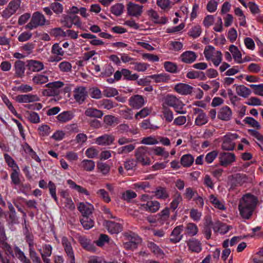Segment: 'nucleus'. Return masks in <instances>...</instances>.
<instances>
[{"label":"nucleus","mask_w":263,"mask_h":263,"mask_svg":"<svg viewBox=\"0 0 263 263\" xmlns=\"http://www.w3.org/2000/svg\"><path fill=\"white\" fill-rule=\"evenodd\" d=\"M140 208L146 211L155 213L160 209V203L157 201L149 200L140 204Z\"/></svg>","instance_id":"dca6fc26"},{"label":"nucleus","mask_w":263,"mask_h":263,"mask_svg":"<svg viewBox=\"0 0 263 263\" xmlns=\"http://www.w3.org/2000/svg\"><path fill=\"white\" fill-rule=\"evenodd\" d=\"M158 143L159 140L158 139V137L155 136L144 137L141 141V143L146 145H154L158 144Z\"/></svg>","instance_id":"603ef678"},{"label":"nucleus","mask_w":263,"mask_h":263,"mask_svg":"<svg viewBox=\"0 0 263 263\" xmlns=\"http://www.w3.org/2000/svg\"><path fill=\"white\" fill-rule=\"evenodd\" d=\"M67 184L69 185V187L73 190L77 191L79 194H84L87 196H89V192L87 190L82 186L77 184L73 181L71 179H69L67 181Z\"/></svg>","instance_id":"c756f323"},{"label":"nucleus","mask_w":263,"mask_h":263,"mask_svg":"<svg viewBox=\"0 0 263 263\" xmlns=\"http://www.w3.org/2000/svg\"><path fill=\"white\" fill-rule=\"evenodd\" d=\"M189 250L195 253H199L202 250L201 243L195 238H191L186 241Z\"/></svg>","instance_id":"5701e85b"},{"label":"nucleus","mask_w":263,"mask_h":263,"mask_svg":"<svg viewBox=\"0 0 263 263\" xmlns=\"http://www.w3.org/2000/svg\"><path fill=\"white\" fill-rule=\"evenodd\" d=\"M153 151L155 155L157 156H161L164 158H167L169 154L167 152L164 151V148L161 147L157 146L153 148Z\"/></svg>","instance_id":"680f3d73"},{"label":"nucleus","mask_w":263,"mask_h":263,"mask_svg":"<svg viewBox=\"0 0 263 263\" xmlns=\"http://www.w3.org/2000/svg\"><path fill=\"white\" fill-rule=\"evenodd\" d=\"M85 115L89 117L101 118L103 115V112L98 109L89 107L85 111Z\"/></svg>","instance_id":"473e14b6"},{"label":"nucleus","mask_w":263,"mask_h":263,"mask_svg":"<svg viewBox=\"0 0 263 263\" xmlns=\"http://www.w3.org/2000/svg\"><path fill=\"white\" fill-rule=\"evenodd\" d=\"M219 159L221 165L227 166L236 161V156L234 153L223 152L220 154Z\"/></svg>","instance_id":"1a4fd4ad"},{"label":"nucleus","mask_w":263,"mask_h":263,"mask_svg":"<svg viewBox=\"0 0 263 263\" xmlns=\"http://www.w3.org/2000/svg\"><path fill=\"white\" fill-rule=\"evenodd\" d=\"M124 8L123 4L117 3L111 7V12L114 15L119 16L122 13Z\"/></svg>","instance_id":"3c124183"},{"label":"nucleus","mask_w":263,"mask_h":263,"mask_svg":"<svg viewBox=\"0 0 263 263\" xmlns=\"http://www.w3.org/2000/svg\"><path fill=\"white\" fill-rule=\"evenodd\" d=\"M62 243L67 255L68 260L70 263H74L75 258L74 253L70 242L66 237H64L62 238Z\"/></svg>","instance_id":"f8f14e48"},{"label":"nucleus","mask_w":263,"mask_h":263,"mask_svg":"<svg viewBox=\"0 0 263 263\" xmlns=\"http://www.w3.org/2000/svg\"><path fill=\"white\" fill-rule=\"evenodd\" d=\"M236 93L243 98H247L251 94V90L246 86L240 85L236 87Z\"/></svg>","instance_id":"72a5a7b5"},{"label":"nucleus","mask_w":263,"mask_h":263,"mask_svg":"<svg viewBox=\"0 0 263 263\" xmlns=\"http://www.w3.org/2000/svg\"><path fill=\"white\" fill-rule=\"evenodd\" d=\"M243 122L245 124H248L250 126L256 128L257 129H259L261 128L259 123L252 117H246L243 120Z\"/></svg>","instance_id":"de8ad7c7"},{"label":"nucleus","mask_w":263,"mask_h":263,"mask_svg":"<svg viewBox=\"0 0 263 263\" xmlns=\"http://www.w3.org/2000/svg\"><path fill=\"white\" fill-rule=\"evenodd\" d=\"M182 230V226H177L175 228L171 235L170 241L173 243L179 242L182 238V235L180 233Z\"/></svg>","instance_id":"cd10ccee"},{"label":"nucleus","mask_w":263,"mask_h":263,"mask_svg":"<svg viewBox=\"0 0 263 263\" xmlns=\"http://www.w3.org/2000/svg\"><path fill=\"white\" fill-rule=\"evenodd\" d=\"M67 13L70 14H80L82 16H85L86 15V9L85 8L81 7L79 9L78 7L72 6L67 10Z\"/></svg>","instance_id":"c03bdc74"},{"label":"nucleus","mask_w":263,"mask_h":263,"mask_svg":"<svg viewBox=\"0 0 263 263\" xmlns=\"http://www.w3.org/2000/svg\"><path fill=\"white\" fill-rule=\"evenodd\" d=\"M97 194L102 199L104 202L109 203L111 201L108 193L104 189L99 190L97 192Z\"/></svg>","instance_id":"69168bd1"},{"label":"nucleus","mask_w":263,"mask_h":263,"mask_svg":"<svg viewBox=\"0 0 263 263\" xmlns=\"http://www.w3.org/2000/svg\"><path fill=\"white\" fill-rule=\"evenodd\" d=\"M82 168L87 172L92 171L95 167V163L93 160L84 159L81 163Z\"/></svg>","instance_id":"58836bf2"},{"label":"nucleus","mask_w":263,"mask_h":263,"mask_svg":"<svg viewBox=\"0 0 263 263\" xmlns=\"http://www.w3.org/2000/svg\"><path fill=\"white\" fill-rule=\"evenodd\" d=\"M64 19L61 21L63 25L68 27L71 28L73 25L77 27H81V24L79 17H63Z\"/></svg>","instance_id":"c85d7f7f"},{"label":"nucleus","mask_w":263,"mask_h":263,"mask_svg":"<svg viewBox=\"0 0 263 263\" xmlns=\"http://www.w3.org/2000/svg\"><path fill=\"white\" fill-rule=\"evenodd\" d=\"M203 53L206 60L211 61L215 66H219L222 60L221 52L211 45L205 47Z\"/></svg>","instance_id":"7ed1b4c3"},{"label":"nucleus","mask_w":263,"mask_h":263,"mask_svg":"<svg viewBox=\"0 0 263 263\" xmlns=\"http://www.w3.org/2000/svg\"><path fill=\"white\" fill-rule=\"evenodd\" d=\"M49 24V21L46 20L45 17H32L26 27L30 29H32L38 26L48 25Z\"/></svg>","instance_id":"4be33fe9"},{"label":"nucleus","mask_w":263,"mask_h":263,"mask_svg":"<svg viewBox=\"0 0 263 263\" xmlns=\"http://www.w3.org/2000/svg\"><path fill=\"white\" fill-rule=\"evenodd\" d=\"M148 78L153 80L156 83L166 82L170 80L168 76L164 73L151 75Z\"/></svg>","instance_id":"4c0bfd02"},{"label":"nucleus","mask_w":263,"mask_h":263,"mask_svg":"<svg viewBox=\"0 0 263 263\" xmlns=\"http://www.w3.org/2000/svg\"><path fill=\"white\" fill-rule=\"evenodd\" d=\"M6 240H0L2 245V248L5 252V253L9 255H11L14 257V249L13 250L11 247L5 241Z\"/></svg>","instance_id":"5fc2aeb1"},{"label":"nucleus","mask_w":263,"mask_h":263,"mask_svg":"<svg viewBox=\"0 0 263 263\" xmlns=\"http://www.w3.org/2000/svg\"><path fill=\"white\" fill-rule=\"evenodd\" d=\"M182 198L180 194L177 193L175 194L173 201L171 203V208L173 210H176L178 204L182 201Z\"/></svg>","instance_id":"6e6d98bb"},{"label":"nucleus","mask_w":263,"mask_h":263,"mask_svg":"<svg viewBox=\"0 0 263 263\" xmlns=\"http://www.w3.org/2000/svg\"><path fill=\"white\" fill-rule=\"evenodd\" d=\"M122 73L124 79L128 80H136L139 77V76L136 73L132 74L131 71L127 69H122Z\"/></svg>","instance_id":"864d4df0"},{"label":"nucleus","mask_w":263,"mask_h":263,"mask_svg":"<svg viewBox=\"0 0 263 263\" xmlns=\"http://www.w3.org/2000/svg\"><path fill=\"white\" fill-rule=\"evenodd\" d=\"M27 67L28 70L32 72H39L44 68L43 62L34 60L27 61Z\"/></svg>","instance_id":"aec40b11"},{"label":"nucleus","mask_w":263,"mask_h":263,"mask_svg":"<svg viewBox=\"0 0 263 263\" xmlns=\"http://www.w3.org/2000/svg\"><path fill=\"white\" fill-rule=\"evenodd\" d=\"M97 167L98 172L105 176L108 175L110 170V167L108 164L102 162L97 163Z\"/></svg>","instance_id":"a19ab883"},{"label":"nucleus","mask_w":263,"mask_h":263,"mask_svg":"<svg viewBox=\"0 0 263 263\" xmlns=\"http://www.w3.org/2000/svg\"><path fill=\"white\" fill-rule=\"evenodd\" d=\"M210 203L214 206V208L224 211L226 209L224 201L220 200L214 194H211L209 197Z\"/></svg>","instance_id":"393cba45"},{"label":"nucleus","mask_w":263,"mask_h":263,"mask_svg":"<svg viewBox=\"0 0 263 263\" xmlns=\"http://www.w3.org/2000/svg\"><path fill=\"white\" fill-rule=\"evenodd\" d=\"M232 116V111L228 106L221 107L218 112V118L224 121L230 120Z\"/></svg>","instance_id":"a211bd4d"},{"label":"nucleus","mask_w":263,"mask_h":263,"mask_svg":"<svg viewBox=\"0 0 263 263\" xmlns=\"http://www.w3.org/2000/svg\"><path fill=\"white\" fill-rule=\"evenodd\" d=\"M47 73V72H44L34 74L31 80L32 83L39 86L46 84L49 81Z\"/></svg>","instance_id":"4468645a"},{"label":"nucleus","mask_w":263,"mask_h":263,"mask_svg":"<svg viewBox=\"0 0 263 263\" xmlns=\"http://www.w3.org/2000/svg\"><path fill=\"white\" fill-rule=\"evenodd\" d=\"M147 246L149 249L157 256L163 257V252L157 245L153 242H149Z\"/></svg>","instance_id":"37998d69"},{"label":"nucleus","mask_w":263,"mask_h":263,"mask_svg":"<svg viewBox=\"0 0 263 263\" xmlns=\"http://www.w3.org/2000/svg\"><path fill=\"white\" fill-rule=\"evenodd\" d=\"M196 58L197 55L194 52L192 51H186L180 55L181 61L187 64L194 62Z\"/></svg>","instance_id":"bb28decb"},{"label":"nucleus","mask_w":263,"mask_h":263,"mask_svg":"<svg viewBox=\"0 0 263 263\" xmlns=\"http://www.w3.org/2000/svg\"><path fill=\"white\" fill-rule=\"evenodd\" d=\"M129 105L133 108L139 109L143 106L146 101L144 98L139 95H136L131 97L129 99Z\"/></svg>","instance_id":"2eb2a0df"},{"label":"nucleus","mask_w":263,"mask_h":263,"mask_svg":"<svg viewBox=\"0 0 263 263\" xmlns=\"http://www.w3.org/2000/svg\"><path fill=\"white\" fill-rule=\"evenodd\" d=\"M218 154V152L217 151H213L208 153L205 157V161L208 164L212 163L215 158L217 157Z\"/></svg>","instance_id":"338daca9"},{"label":"nucleus","mask_w":263,"mask_h":263,"mask_svg":"<svg viewBox=\"0 0 263 263\" xmlns=\"http://www.w3.org/2000/svg\"><path fill=\"white\" fill-rule=\"evenodd\" d=\"M38 132L40 135L47 136L50 134L51 130L50 127L48 125L43 124L39 127Z\"/></svg>","instance_id":"bf43d9fd"},{"label":"nucleus","mask_w":263,"mask_h":263,"mask_svg":"<svg viewBox=\"0 0 263 263\" xmlns=\"http://www.w3.org/2000/svg\"><path fill=\"white\" fill-rule=\"evenodd\" d=\"M250 87L253 89L254 94L263 97V84H252L250 85Z\"/></svg>","instance_id":"774afa93"},{"label":"nucleus","mask_w":263,"mask_h":263,"mask_svg":"<svg viewBox=\"0 0 263 263\" xmlns=\"http://www.w3.org/2000/svg\"><path fill=\"white\" fill-rule=\"evenodd\" d=\"M73 117L74 115L71 111H65L59 114L57 119L60 122L65 123L72 120Z\"/></svg>","instance_id":"2f4dec72"},{"label":"nucleus","mask_w":263,"mask_h":263,"mask_svg":"<svg viewBox=\"0 0 263 263\" xmlns=\"http://www.w3.org/2000/svg\"><path fill=\"white\" fill-rule=\"evenodd\" d=\"M164 67L166 71L171 73L177 72V66L175 63L171 62H165L164 63Z\"/></svg>","instance_id":"4d7b16f0"},{"label":"nucleus","mask_w":263,"mask_h":263,"mask_svg":"<svg viewBox=\"0 0 263 263\" xmlns=\"http://www.w3.org/2000/svg\"><path fill=\"white\" fill-rule=\"evenodd\" d=\"M99 151L93 146L87 148L85 151L86 156L89 158H96L99 155Z\"/></svg>","instance_id":"052dcab7"},{"label":"nucleus","mask_w":263,"mask_h":263,"mask_svg":"<svg viewBox=\"0 0 263 263\" xmlns=\"http://www.w3.org/2000/svg\"><path fill=\"white\" fill-rule=\"evenodd\" d=\"M26 116L28 121L32 123H38L40 122V118L37 113L34 111H28Z\"/></svg>","instance_id":"79ce46f5"},{"label":"nucleus","mask_w":263,"mask_h":263,"mask_svg":"<svg viewBox=\"0 0 263 263\" xmlns=\"http://www.w3.org/2000/svg\"><path fill=\"white\" fill-rule=\"evenodd\" d=\"M174 89L178 93L182 96H186L192 93L194 88L189 84L180 83L176 84Z\"/></svg>","instance_id":"9b49d317"},{"label":"nucleus","mask_w":263,"mask_h":263,"mask_svg":"<svg viewBox=\"0 0 263 263\" xmlns=\"http://www.w3.org/2000/svg\"><path fill=\"white\" fill-rule=\"evenodd\" d=\"M14 67L15 69V73L18 77H22L25 71L24 63L21 61H17L15 63Z\"/></svg>","instance_id":"a18cd8bd"},{"label":"nucleus","mask_w":263,"mask_h":263,"mask_svg":"<svg viewBox=\"0 0 263 263\" xmlns=\"http://www.w3.org/2000/svg\"><path fill=\"white\" fill-rule=\"evenodd\" d=\"M114 140L115 138L113 136L105 134L96 138L95 142L99 145H109Z\"/></svg>","instance_id":"b1692460"},{"label":"nucleus","mask_w":263,"mask_h":263,"mask_svg":"<svg viewBox=\"0 0 263 263\" xmlns=\"http://www.w3.org/2000/svg\"><path fill=\"white\" fill-rule=\"evenodd\" d=\"M164 106L172 107L175 111L179 114H185L186 110L184 108L185 104L179 98L172 95H167L163 99V104Z\"/></svg>","instance_id":"f03ea898"},{"label":"nucleus","mask_w":263,"mask_h":263,"mask_svg":"<svg viewBox=\"0 0 263 263\" xmlns=\"http://www.w3.org/2000/svg\"><path fill=\"white\" fill-rule=\"evenodd\" d=\"M40 98L36 95H20L16 97V101L19 103H30L39 101Z\"/></svg>","instance_id":"412c9836"},{"label":"nucleus","mask_w":263,"mask_h":263,"mask_svg":"<svg viewBox=\"0 0 263 263\" xmlns=\"http://www.w3.org/2000/svg\"><path fill=\"white\" fill-rule=\"evenodd\" d=\"M194 157L190 154L183 155L180 159L181 164L185 167L191 166L194 162Z\"/></svg>","instance_id":"c9c22d12"},{"label":"nucleus","mask_w":263,"mask_h":263,"mask_svg":"<svg viewBox=\"0 0 263 263\" xmlns=\"http://www.w3.org/2000/svg\"><path fill=\"white\" fill-rule=\"evenodd\" d=\"M103 93L104 96L108 98L114 97L118 94V90L116 88L109 87H105Z\"/></svg>","instance_id":"13d9d810"},{"label":"nucleus","mask_w":263,"mask_h":263,"mask_svg":"<svg viewBox=\"0 0 263 263\" xmlns=\"http://www.w3.org/2000/svg\"><path fill=\"white\" fill-rule=\"evenodd\" d=\"M78 209L82 214L83 217L88 216L92 213L93 206L87 202H81L78 205Z\"/></svg>","instance_id":"6ab92c4d"},{"label":"nucleus","mask_w":263,"mask_h":263,"mask_svg":"<svg viewBox=\"0 0 263 263\" xmlns=\"http://www.w3.org/2000/svg\"><path fill=\"white\" fill-rule=\"evenodd\" d=\"M81 222L84 229L88 230L94 225V221L88 216H83L81 219Z\"/></svg>","instance_id":"49530a36"},{"label":"nucleus","mask_w":263,"mask_h":263,"mask_svg":"<svg viewBox=\"0 0 263 263\" xmlns=\"http://www.w3.org/2000/svg\"><path fill=\"white\" fill-rule=\"evenodd\" d=\"M135 157L137 162L141 163L142 165H148L151 163V160L146 147H138L135 151Z\"/></svg>","instance_id":"39448f33"},{"label":"nucleus","mask_w":263,"mask_h":263,"mask_svg":"<svg viewBox=\"0 0 263 263\" xmlns=\"http://www.w3.org/2000/svg\"><path fill=\"white\" fill-rule=\"evenodd\" d=\"M73 96L76 102L82 103L87 96L86 88L83 86L77 87L73 90Z\"/></svg>","instance_id":"9d476101"},{"label":"nucleus","mask_w":263,"mask_h":263,"mask_svg":"<svg viewBox=\"0 0 263 263\" xmlns=\"http://www.w3.org/2000/svg\"><path fill=\"white\" fill-rule=\"evenodd\" d=\"M229 50L232 54V57L234 61L238 64L243 63L242 59V54L238 47L234 45H231L229 46Z\"/></svg>","instance_id":"a878e982"},{"label":"nucleus","mask_w":263,"mask_h":263,"mask_svg":"<svg viewBox=\"0 0 263 263\" xmlns=\"http://www.w3.org/2000/svg\"><path fill=\"white\" fill-rule=\"evenodd\" d=\"M236 133H228L222 137L221 148L225 151H232L235 147L234 140L239 138Z\"/></svg>","instance_id":"423d86ee"},{"label":"nucleus","mask_w":263,"mask_h":263,"mask_svg":"<svg viewBox=\"0 0 263 263\" xmlns=\"http://www.w3.org/2000/svg\"><path fill=\"white\" fill-rule=\"evenodd\" d=\"M198 232V228L194 223H189L185 227L184 233L190 236L196 235Z\"/></svg>","instance_id":"f704fd0d"},{"label":"nucleus","mask_w":263,"mask_h":263,"mask_svg":"<svg viewBox=\"0 0 263 263\" xmlns=\"http://www.w3.org/2000/svg\"><path fill=\"white\" fill-rule=\"evenodd\" d=\"M22 148L25 153L27 154L32 159H34L36 162L40 163L41 162V159L37 156L36 153L33 150V149L27 143H25L22 145Z\"/></svg>","instance_id":"7c9ffc66"},{"label":"nucleus","mask_w":263,"mask_h":263,"mask_svg":"<svg viewBox=\"0 0 263 263\" xmlns=\"http://www.w3.org/2000/svg\"><path fill=\"white\" fill-rule=\"evenodd\" d=\"M64 85L63 82L58 81L50 82L46 85V89L42 91V95L44 96H55L60 93V88Z\"/></svg>","instance_id":"20e7f679"},{"label":"nucleus","mask_w":263,"mask_h":263,"mask_svg":"<svg viewBox=\"0 0 263 263\" xmlns=\"http://www.w3.org/2000/svg\"><path fill=\"white\" fill-rule=\"evenodd\" d=\"M51 52L56 55L62 57L64 55L65 52L62 48L59 46V44L55 43L52 45L51 48Z\"/></svg>","instance_id":"0e129e2a"},{"label":"nucleus","mask_w":263,"mask_h":263,"mask_svg":"<svg viewBox=\"0 0 263 263\" xmlns=\"http://www.w3.org/2000/svg\"><path fill=\"white\" fill-rule=\"evenodd\" d=\"M127 11L128 14L130 16H140L143 12V6L129 2L127 5Z\"/></svg>","instance_id":"ddd939ff"},{"label":"nucleus","mask_w":263,"mask_h":263,"mask_svg":"<svg viewBox=\"0 0 263 263\" xmlns=\"http://www.w3.org/2000/svg\"><path fill=\"white\" fill-rule=\"evenodd\" d=\"M61 196L64 198V204L65 207L70 211L75 209V205L70 197H66V192L63 191L61 192Z\"/></svg>","instance_id":"ea45409f"},{"label":"nucleus","mask_w":263,"mask_h":263,"mask_svg":"<svg viewBox=\"0 0 263 263\" xmlns=\"http://www.w3.org/2000/svg\"><path fill=\"white\" fill-rule=\"evenodd\" d=\"M104 225L107 229L109 233L111 234H118L122 231V226L117 222L111 221H105Z\"/></svg>","instance_id":"f3484780"},{"label":"nucleus","mask_w":263,"mask_h":263,"mask_svg":"<svg viewBox=\"0 0 263 263\" xmlns=\"http://www.w3.org/2000/svg\"><path fill=\"white\" fill-rule=\"evenodd\" d=\"M257 202V198L255 196L249 193L244 195L238 203V211L241 217L246 219H250Z\"/></svg>","instance_id":"f257e3e1"},{"label":"nucleus","mask_w":263,"mask_h":263,"mask_svg":"<svg viewBox=\"0 0 263 263\" xmlns=\"http://www.w3.org/2000/svg\"><path fill=\"white\" fill-rule=\"evenodd\" d=\"M194 115L195 116V125L197 126H201L208 122V117L204 111L199 108L193 109Z\"/></svg>","instance_id":"0eeeda50"},{"label":"nucleus","mask_w":263,"mask_h":263,"mask_svg":"<svg viewBox=\"0 0 263 263\" xmlns=\"http://www.w3.org/2000/svg\"><path fill=\"white\" fill-rule=\"evenodd\" d=\"M135 148L134 144H129L119 147L117 150L119 154H126L133 151Z\"/></svg>","instance_id":"e2e57ef3"},{"label":"nucleus","mask_w":263,"mask_h":263,"mask_svg":"<svg viewBox=\"0 0 263 263\" xmlns=\"http://www.w3.org/2000/svg\"><path fill=\"white\" fill-rule=\"evenodd\" d=\"M21 0L11 1L3 12V16H10L14 14L20 8Z\"/></svg>","instance_id":"6e6552de"},{"label":"nucleus","mask_w":263,"mask_h":263,"mask_svg":"<svg viewBox=\"0 0 263 263\" xmlns=\"http://www.w3.org/2000/svg\"><path fill=\"white\" fill-rule=\"evenodd\" d=\"M163 106V115L164 116V118H165V120L168 122H171L173 120V111L168 108L166 107V106H164V105H162Z\"/></svg>","instance_id":"8fccbe9b"},{"label":"nucleus","mask_w":263,"mask_h":263,"mask_svg":"<svg viewBox=\"0 0 263 263\" xmlns=\"http://www.w3.org/2000/svg\"><path fill=\"white\" fill-rule=\"evenodd\" d=\"M213 228L215 232H219L221 234H225L230 230L229 226L219 221L215 222L213 224Z\"/></svg>","instance_id":"e433bc0d"},{"label":"nucleus","mask_w":263,"mask_h":263,"mask_svg":"<svg viewBox=\"0 0 263 263\" xmlns=\"http://www.w3.org/2000/svg\"><path fill=\"white\" fill-rule=\"evenodd\" d=\"M10 177L12 182L15 185H18L20 183L21 180L20 178L19 167H17V169L12 170V172L11 174Z\"/></svg>","instance_id":"09e8293b"}]
</instances>
